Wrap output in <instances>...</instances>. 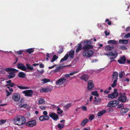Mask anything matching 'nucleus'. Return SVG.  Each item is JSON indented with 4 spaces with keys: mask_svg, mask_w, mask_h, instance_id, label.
<instances>
[{
    "mask_svg": "<svg viewBox=\"0 0 130 130\" xmlns=\"http://www.w3.org/2000/svg\"><path fill=\"white\" fill-rule=\"evenodd\" d=\"M84 46L82 48V44L79 43L76 50L75 52L78 53L82 49L84 51L82 53V55L84 57H86L88 58L91 57L93 54V52L90 50L93 48V46L91 45L92 44L91 41L87 40L84 42Z\"/></svg>",
    "mask_w": 130,
    "mask_h": 130,
    "instance_id": "1",
    "label": "nucleus"
},
{
    "mask_svg": "<svg viewBox=\"0 0 130 130\" xmlns=\"http://www.w3.org/2000/svg\"><path fill=\"white\" fill-rule=\"evenodd\" d=\"M26 121L25 117L22 115L16 116L12 120V122L15 125L20 126L25 124Z\"/></svg>",
    "mask_w": 130,
    "mask_h": 130,
    "instance_id": "2",
    "label": "nucleus"
},
{
    "mask_svg": "<svg viewBox=\"0 0 130 130\" xmlns=\"http://www.w3.org/2000/svg\"><path fill=\"white\" fill-rule=\"evenodd\" d=\"M5 70L7 72H10L8 73L9 75L7 76V77L9 79L14 78L15 76V73H17L18 71V70L10 67L6 68Z\"/></svg>",
    "mask_w": 130,
    "mask_h": 130,
    "instance_id": "3",
    "label": "nucleus"
},
{
    "mask_svg": "<svg viewBox=\"0 0 130 130\" xmlns=\"http://www.w3.org/2000/svg\"><path fill=\"white\" fill-rule=\"evenodd\" d=\"M75 53L74 51V50H71L69 52V55L68 54H66L64 57L62 58L60 60V62L67 60L68 56L70 57V58L73 59L74 57V55Z\"/></svg>",
    "mask_w": 130,
    "mask_h": 130,
    "instance_id": "4",
    "label": "nucleus"
},
{
    "mask_svg": "<svg viewBox=\"0 0 130 130\" xmlns=\"http://www.w3.org/2000/svg\"><path fill=\"white\" fill-rule=\"evenodd\" d=\"M119 103V102L116 100L111 101L108 103L107 107H115L118 105Z\"/></svg>",
    "mask_w": 130,
    "mask_h": 130,
    "instance_id": "5",
    "label": "nucleus"
},
{
    "mask_svg": "<svg viewBox=\"0 0 130 130\" xmlns=\"http://www.w3.org/2000/svg\"><path fill=\"white\" fill-rule=\"evenodd\" d=\"M49 116L55 121H56L59 119L58 115L54 112H50Z\"/></svg>",
    "mask_w": 130,
    "mask_h": 130,
    "instance_id": "6",
    "label": "nucleus"
},
{
    "mask_svg": "<svg viewBox=\"0 0 130 130\" xmlns=\"http://www.w3.org/2000/svg\"><path fill=\"white\" fill-rule=\"evenodd\" d=\"M118 93L117 92V89H114L113 92L109 94L108 95V97L109 98L113 99L117 97L118 96Z\"/></svg>",
    "mask_w": 130,
    "mask_h": 130,
    "instance_id": "7",
    "label": "nucleus"
},
{
    "mask_svg": "<svg viewBox=\"0 0 130 130\" xmlns=\"http://www.w3.org/2000/svg\"><path fill=\"white\" fill-rule=\"evenodd\" d=\"M22 93L26 96L30 97L33 94V92L31 90H26L23 91Z\"/></svg>",
    "mask_w": 130,
    "mask_h": 130,
    "instance_id": "8",
    "label": "nucleus"
},
{
    "mask_svg": "<svg viewBox=\"0 0 130 130\" xmlns=\"http://www.w3.org/2000/svg\"><path fill=\"white\" fill-rule=\"evenodd\" d=\"M17 67L23 71H26V68L23 64L19 63L17 64Z\"/></svg>",
    "mask_w": 130,
    "mask_h": 130,
    "instance_id": "9",
    "label": "nucleus"
},
{
    "mask_svg": "<svg viewBox=\"0 0 130 130\" xmlns=\"http://www.w3.org/2000/svg\"><path fill=\"white\" fill-rule=\"evenodd\" d=\"M66 79L64 77L59 78L56 82L55 84L57 85H61L64 83Z\"/></svg>",
    "mask_w": 130,
    "mask_h": 130,
    "instance_id": "10",
    "label": "nucleus"
},
{
    "mask_svg": "<svg viewBox=\"0 0 130 130\" xmlns=\"http://www.w3.org/2000/svg\"><path fill=\"white\" fill-rule=\"evenodd\" d=\"M20 98V95L18 93H14L13 94L12 99L15 101H18Z\"/></svg>",
    "mask_w": 130,
    "mask_h": 130,
    "instance_id": "11",
    "label": "nucleus"
},
{
    "mask_svg": "<svg viewBox=\"0 0 130 130\" xmlns=\"http://www.w3.org/2000/svg\"><path fill=\"white\" fill-rule=\"evenodd\" d=\"M36 123L35 120H32L27 122L26 125L29 127H32L35 125Z\"/></svg>",
    "mask_w": 130,
    "mask_h": 130,
    "instance_id": "12",
    "label": "nucleus"
},
{
    "mask_svg": "<svg viewBox=\"0 0 130 130\" xmlns=\"http://www.w3.org/2000/svg\"><path fill=\"white\" fill-rule=\"evenodd\" d=\"M126 61V58L124 56L120 57L119 59L118 60V62L120 64H124Z\"/></svg>",
    "mask_w": 130,
    "mask_h": 130,
    "instance_id": "13",
    "label": "nucleus"
},
{
    "mask_svg": "<svg viewBox=\"0 0 130 130\" xmlns=\"http://www.w3.org/2000/svg\"><path fill=\"white\" fill-rule=\"evenodd\" d=\"M94 87V85L92 80H89L88 82L87 89L89 90H91Z\"/></svg>",
    "mask_w": 130,
    "mask_h": 130,
    "instance_id": "14",
    "label": "nucleus"
},
{
    "mask_svg": "<svg viewBox=\"0 0 130 130\" xmlns=\"http://www.w3.org/2000/svg\"><path fill=\"white\" fill-rule=\"evenodd\" d=\"M126 97L125 95H122L118 97V100L122 103H124L126 101Z\"/></svg>",
    "mask_w": 130,
    "mask_h": 130,
    "instance_id": "15",
    "label": "nucleus"
},
{
    "mask_svg": "<svg viewBox=\"0 0 130 130\" xmlns=\"http://www.w3.org/2000/svg\"><path fill=\"white\" fill-rule=\"evenodd\" d=\"M80 78L81 79L86 82L89 78V76L86 74H84L80 77Z\"/></svg>",
    "mask_w": 130,
    "mask_h": 130,
    "instance_id": "16",
    "label": "nucleus"
},
{
    "mask_svg": "<svg viewBox=\"0 0 130 130\" xmlns=\"http://www.w3.org/2000/svg\"><path fill=\"white\" fill-rule=\"evenodd\" d=\"M118 73L116 72H115L113 73L112 75V79H115V80H116L117 81L118 80Z\"/></svg>",
    "mask_w": 130,
    "mask_h": 130,
    "instance_id": "17",
    "label": "nucleus"
},
{
    "mask_svg": "<svg viewBox=\"0 0 130 130\" xmlns=\"http://www.w3.org/2000/svg\"><path fill=\"white\" fill-rule=\"evenodd\" d=\"M26 69H27L32 71L34 69V68L32 66H31V65H29V64L27 63L26 64ZM26 71L28 72L29 71H27L26 70Z\"/></svg>",
    "mask_w": 130,
    "mask_h": 130,
    "instance_id": "18",
    "label": "nucleus"
},
{
    "mask_svg": "<svg viewBox=\"0 0 130 130\" xmlns=\"http://www.w3.org/2000/svg\"><path fill=\"white\" fill-rule=\"evenodd\" d=\"M25 73L23 72H21L18 73V76L21 78H24L25 77Z\"/></svg>",
    "mask_w": 130,
    "mask_h": 130,
    "instance_id": "19",
    "label": "nucleus"
},
{
    "mask_svg": "<svg viewBox=\"0 0 130 130\" xmlns=\"http://www.w3.org/2000/svg\"><path fill=\"white\" fill-rule=\"evenodd\" d=\"M128 110L127 108H124L121 109L120 112L122 115L126 113Z\"/></svg>",
    "mask_w": 130,
    "mask_h": 130,
    "instance_id": "20",
    "label": "nucleus"
},
{
    "mask_svg": "<svg viewBox=\"0 0 130 130\" xmlns=\"http://www.w3.org/2000/svg\"><path fill=\"white\" fill-rule=\"evenodd\" d=\"M101 100L100 98H98L95 100L93 101V103L95 105H98L101 102Z\"/></svg>",
    "mask_w": 130,
    "mask_h": 130,
    "instance_id": "21",
    "label": "nucleus"
},
{
    "mask_svg": "<svg viewBox=\"0 0 130 130\" xmlns=\"http://www.w3.org/2000/svg\"><path fill=\"white\" fill-rule=\"evenodd\" d=\"M88 120L87 119H84L81 123V125L84 126L88 122Z\"/></svg>",
    "mask_w": 130,
    "mask_h": 130,
    "instance_id": "22",
    "label": "nucleus"
},
{
    "mask_svg": "<svg viewBox=\"0 0 130 130\" xmlns=\"http://www.w3.org/2000/svg\"><path fill=\"white\" fill-rule=\"evenodd\" d=\"M106 111L105 110H103L100 111L98 112V116L99 117H100L103 115L106 112Z\"/></svg>",
    "mask_w": 130,
    "mask_h": 130,
    "instance_id": "23",
    "label": "nucleus"
},
{
    "mask_svg": "<svg viewBox=\"0 0 130 130\" xmlns=\"http://www.w3.org/2000/svg\"><path fill=\"white\" fill-rule=\"evenodd\" d=\"M34 51V48H31L27 49L26 50V52L28 53L29 54H30L31 53H33Z\"/></svg>",
    "mask_w": 130,
    "mask_h": 130,
    "instance_id": "24",
    "label": "nucleus"
},
{
    "mask_svg": "<svg viewBox=\"0 0 130 130\" xmlns=\"http://www.w3.org/2000/svg\"><path fill=\"white\" fill-rule=\"evenodd\" d=\"M106 55L107 56H112L113 57H115L116 56H117V54H114L113 52H108V53L106 54Z\"/></svg>",
    "mask_w": 130,
    "mask_h": 130,
    "instance_id": "25",
    "label": "nucleus"
},
{
    "mask_svg": "<svg viewBox=\"0 0 130 130\" xmlns=\"http://www.w3.org/2000/svg\"><path fill=\"white\" fill-rule=\"evenodd\" d=\"M119 42L120 43H122L123 44H126L128 43V41L127 40L121 39L119 40Z\"/></svg>",
    "mask_w": 130,
    "mask_h": 130,
    "instance_id": "26",
    "label": "nucleus"
},
{
    "mask_svg": "<svg viewBox=\"0 0 130 130\" xmlns=\"http://www.w3.org/2000/svg\"><path fill=\"white\" fill-rule=\"evenodd\" d=\"M45 102V101L44 99L40 98L38 101V104L40 105L44 103Z\"/></svg>",
    "mask_w": 130,
    "mask_h": 130,
    "instance_id": "27",
    "label": "nucleus"
},
{
    "mask_svg": "<svg viewBox=\"0 0 130 130\" xmlns=\"http://www.w3.org/2000/svg\"><path fill=\"white\" fill-rule=\"evenodd\" d=\"M57 111V113L59 115L62 114L63 112V110L59 108H58Z\"/></svg>",
    "mask_w": 130,
    "mask_h": 130,
    "instance_id": "28",
    "label": "nucleus"
},
{
    "mask_svg": "<svg viewBox=\"0 0 130 130\" xmlns=\"http://www.w3.org/2000/svg\"><path fill=\"white\" fill-rule=\"evenodd\" d=\"M107 43L110 44H116V41L115 40H110L108 41Z\"/></svg>",
    "mask_w": 130,
    "mask_h": 130,
    "instance_id": "29",
    "label": "nucleus"
},
{
    "mask_svg": "<svg viewBox=\"0 0 130 130\" xmlns=\"http://www.w3.org/2000/svg\"><path fill=\"white\" fill-rule=\"evenodd\" d=\"M58 57L56 55H55L53 56V57L51 61V62H53L54 61L58 59Z\"/></svg>",
    "mask_w": 130,
    "mask_h": 130,
    "instance_id": "30",
    "label": "nucleus"
},
{
    "mask_svg": "<svg viewBox=\"0 0 130 130\" xmlns=\"http://www.w3.org/2000/svg\"><path fill=\"white\" fill-rule=\"evenodd\" d=\"M48 89L47 88H43L41 89L40 90V92H41L43 93L45 92L46 91H48Z\"/></svg>",
    "mask_w": 130,
    "mask_h": 130,
    "instance_id": "31",
    "label": "nucleus"
},
{
    "mask_svg": "<svg viewBox=\"0 0 130 130\" xmlns=\"http://www.w3.org/2000/svg\"><path fill=\"white\" fill-rule=\"evenodd\" d=\"M17 87L19 88V89H29V88L28 87H23L21 86H19V85H17Z\"/></svg>",
    "mask_w": 130,
    "mask_h": 130,
    "instance_id": "32",
    "label": "nucleus"
},
{
    "mask_svg": "<svg viewBox=\"0 0 130 130\" xmlns=\"http://www.w3.org/2000/svg\"><path fill=\"white\" fill-rule=\"evenodd\" d=\"M41 81L43 82L42 83H47L50 82V80L46 78H45L43 79H42Z\"/></svg>",
    "mask_w": 130,
    "mask_h": 130,
    "instance_id": "33",
    "label": "nucleus"
},
{
    "mask_svg": "<svg viewBox=\"0 0 130 130\" xmlns=\"http://www.w3.org/2000/svg\"><path fill=\"white\" fill-rule=\"evenodd\" d=\"M39 120L41 121H44L46 120L45 119H45V118L44 117V116H40L39 118Z\"/></svg>",
    "mask_w": 130,
    "mask_h": 130,
    "instance_id": "34",
    "label": "nucleus"
},
{
    "mask_svg": "<svg viewBox=\"0 0 130 130\" xmlns=\"http://www.w3.org/2000/svg\"><path fill=\"white\" fill-rule=\"evenodd\" d=\"M117 82L116 80H114L113 84L111 85V86L113 88L115 87L117 85L116 83Z\"/></svg>",
    "mask_w": 130,
    "mask_h": 130,
    "instance_id": "35",
    "label": "nucleus"
},
{
    "mask_svg": "<svg viewBox=\"0 0 130 130\" xmlns=\"http://www.w3.org/2000/svg\"><path fill=\"white\" fill-rule=\"evenodd\" d=\"M91 94L93 95H94L96 96H99V94L96 91L92 92L91 93Z\"/></svg>",
    "mask_w": 130,
    "mask_h": 130,
    "instance_id": "36",
    "label": "nucleus"
},
{
    "mask_svg": "<svg viewBox=\"0 0 130 130\" xmlns=\"http://www.w3.org/2000/svg\"><path fill=\"white\" fill-rule=\"evenodd\" d=\"M117 57V56H116L115 57H111L110 58V59L111 60V61H110L109 62L110 63H111V62H112L113 61H116V60H114V59L116 58Z\"/></svg>",
    "mask_w": 130,
    "mask_h": 130,
    "instance_id": "37",
    "label": "nucleus"
},
{
    "mask_svg": "<svg viewBox=\"0 0 130 130\" xmlns=\"http://www.w3.org/2000/svg\"><path fill=\"white\" fill-rule=\"evenodd\" d=\"M111 47L110 46L108 45L106 46L105 48V50L106 51H109L111 50Z\"/></svg>",
    "mask_w": 130,
    "mask_h": 130,
    "instance_id": "38",
    "label": "nucleus"
},
{
    "mask_svg": "<svg viewBox=\"0 0 130 130\" xmlns=\"http://www.w3.org/2000/svg\"><path fill=\"white\" fill-rule=\"evenodd\" d=\"M72 103H69L64 106V107L66 109H68L69 107L71 106Z\"/></svg>",
    "mask_w": 130,
    "mask_h": 130,
    "instance_id": "39",
    "label": "nucleus"
},
{
    "mask_svg": "<svg viewBox=\"0 0 130 130\" xmlns=\"http://www.w3.org/2000/svg\"><path fill=\"white\" fill-rule=\"evenodd\" d=\"M118 108L120 109H122L123 108H124V105L123 104H119L118 105V106L117 107Z\"/></svg>",
    "mask_w": 130,
    "mask_h": 130,
    "instance_id": "40",
    "label": "nucleus"
},
{
    "mask_svg": "<svg viewBox=\"0 0 130 130\" xmlns=\"http://www.w3.org/2000/svg\"><path fill=\"white\" fill-rule=\"evenodd\" d=\"M15 84L13 83H11L10 84H7L6 85V86H9V87H13L14 85H15Z\"/></svg>",
    "mask_w": 130,
    "mask_h": 130,
    "instance_id": "41",
    "label": "nucleus"
},
{
    "mask_svg": "<svg viewBox=\"0 0 130 130\" xmlns=\"http://www.w3.org/2000/svg\"><path fill=\"white\" fill-rule=\"evenodd\" d=\"M124 38H130V32L126 34L124 36Z\"/></svg>",
    "mask_w": 130,
    "mask_h": 130,
    "instance_id": "42",
    "label": "nucleus"
},
{
    "mask_svg": "<svg viewBox=\"0 0 130 130\" xmlns=\"http://www.w3.org/2000/svg\"><path fill=\"white\" fill-rule=\"evenodd\" d=\"M60 69V67L59 66L56 69L54 70V71L55 73L59 71Z\"/></svg>",
    "mask_w": 130,
    "mask_h": 130,
    "instance_id": "43",
    "label": "nucleus"
},
{
    "mask_svg": "<svg viewBox=\"0 0 130 130\" xmlns=\"http://www.w3.org/2000/svg\"><path fill=\"white\" fill-rule=\"evenodd\" d=\"M64 125L63 124H59L57 125V127L58 128H59L60 129H62Z\"/></svg>",
    "mask_w": 130,
    "mask_h": 130,
    "instance_id": "44",
    "label": "nucleus"
},
{
    "mask_svg": "<svg viewBox=\"0 0 130 130\" xmlns=\"http://www.w3.org/2000/svg\"><path fill=\"white\" fill-rule=\"evenodd\" d=\"M94 118V116L93 115H91L89 117V120L91 121L93 120Z\"/></svg>",
    "mask_w": 130,
    "mask_h": 130,
    "instance_id": "45",
    "label": "nucleus"
},
{
    "mask_svg": "<svg viewBox=\"0 0 130 130\" xmlns=\"http://www.w3.org/2000/svg\"><path fill=\"white\" fill-rule=\"evenodd\" d=\"M120 48L122 50H126L127 49V47L122 45L120 46Z\"/></svg>",
    "mask_w": 130,
    "mask_h": 130,
    "instance_id": "46",
    "label": "nucleus"
},
{
    "mask_svg": "<svg viewBox=\"0 0 130 130\" xmlns=\"http://www.w3.org/2000/svg\"><path fill=\"white\" fill-rule=\"evenodd\" d=\"M63 51V47H62L59 50L58 53L59 54H60Z\"/></svg>",
    "mask_w": 130,
    "mask_h": 130,
    "instance_id": "47",
    "label": "nucleus"
},
{
    "mask_svg": "<svg viewBox=\"0 0 130 130\" xmlns=\"http://www.w3.org/2000/svg\"><path fill=\"white\" fill-rule=\"evenodd\" d=\"M23 52V51L22 50H20L19 51H18L17 52V53L18 54L20 55H22V53Z\"/></svg>",
    "mask_w": 130,
    "mask_h": 130,
    "instance_id": "48",
    "label": "nucleus"
},
{
    "mask_svg": "<svg viewBox=\"0 0 130 130\" xmlns=\"http://www.w3.org/2000/svg\"><path fill=\"white\" fill-rule=\"evenodd\" d=\"M39 107L40 109L42 110H44L45 109V107L44 106H40Z\"/></svg>",
    "mask_w": 130,
    "mask_h": 130,
    "instance_id": "49",
    "label": "nucleus"
},
{
    "mask_svg": "<svg viewBox=\"0 0 130 130\" xmlns=\"http://www.w3.org/2000/svg\"><path fill=\"white\" fill-rule=\"evenodd\" d=\"M6 92L7 93V94H6V96H9L12 93L11 92H9V91L7 90H6Z\"/></svg>",
    "mask_w": 130,
    "mask_h": 130,
    "instance_id": "50",
    "label": "nucleus"
},
{
    "mask_svg": "<svg viewBox=\"0 0 130 130\" xmlns=\"http://www.w3.org/2000/svg\"><path fill=\"white\" fill-rule=\"evenodd\" d=\"M27 105L26 104H25L22 105H20V107L21 108L24 107L26 108L27 107Z\"/></svg>",
    "mask_w": 130,
    "mask_h": 130,
    "instance_id": "51",
    "label": "nucleus"
},
{
    "mask_svg": "<svg viewBox=\"0 0 130 130\" xmlns=\"http://www.w3.org/2000/svg\"><path fill=\"white\" fill-rule=\"evenodd\" d=\"M44 117L45 118V119H45L46 120H48L50 119V117L49 116H48L47 115L46 116H44Z\"/></svg>",
    "mask_w": 130,
    "mask_h": 130,
    "instance_id": "52",
    "label": "nucleus"
},
{
    "mask_svg": "<svg viewBox=\"0 0 130 130\" xmlns=\"http://www.w3.org/2000/svg\"><path fill=\"white\" fill-rule=\"evenodd\" d=\"M105 22H108V23L107 24H108V25H110L111 24V22L110 21H109V20H108V19H106L105 20Z\"/></svg>",
    "mask_w": 130,
    "mask_h": 130,
    "instance_id": "53",
    "label": "nucleus"
},
{
    "mask_svg": "<svg viewBox=\"0 0 130 130\" xmlns=\"http://www.w3.org/2000/svg\"><path fill=\"white\" fill-rule=\"evenodd\" d=\"M78 72V71H74L71 73H70L69 74L70 76H72L74 74H75L77 73Z\"/></svg>",
    "mask_w": 130,
    "mask_h": 130,
    "instance_id": "54",
    "label": "nucleus"
},
{
    "mask_svg": "<svg viewBox=\"0 0 130 130\" xmlns=\"http://www.w3.org/2000/svg\"><path fill=\"white\" fill-rule=\"evenodd\" d=\"M105 35L106 36H107L109 35L110 34V32H107V30H106L104 32Z\"/></svg>",
    "mask_w": 130,
    "mask_h": 130,
    "instance_id": "55",
    "label": "nucleus"
},
{
    "mask_svg": "<svg viewBox=\"0 0 130 130\" xmlns=\"http://www.w3.org/2000/svg\"><path fill=\"white\" fill-rule=\"evenodd\" d=\"M123 76V74L121 72L119 73V76L120 78H122Z\"/></svg>",
    "mask_w": 130,
    "mask_h": 130,
    "instance_id": "56",
    "label": "nucleus"
},
{
    "mask_svg": "<svg viewBox=\"0 0 130 130\" xmlns=\"http://www.w3.org/2000/svg\"><path fill=\"white\" fill-rule=\"evenodd\" d=\"M130 30V27H126L125 29V31L128 32Z\"/></svg>",
    "mask_w": 130,
    "mask_h": 130,
    "instance_id": "57",
    "label": "nucleus"
},
{
    "mask_svg": "<svg viewBox=\"0 0 130 130\" xmlns=\"http://www.w3.org/2000/svg\"><path fill=\"white\" fill-rule=\"evenodd\" d=\"M82 110L83 111H86L87 110V107L85 106H84L82 107Z\"/></svg>",
    "mask_w": 130,
    "mask_h": 130,
    "instance_id": "58",
    "label": "nucleus"
},
{
    "mask_svg": "<svg viewBox=\"0 0 130 130\" xmlns=\"http://www.w3.org/2000/svg\"><path fill=\"white\" fill-rule=\"evenodd\" d=\"M43 114L44 115V116L45 115L46 116L47 115L48 113L46 111H45L43 112Z\"/></svg>",
    "mask_w": 130,
    "mask_h": 130,
    "instance_id": "59",
    "label": "nucleus"
},
{
    "mask_svg": "<svg viewBox=\"0 0 130 130\" xmlns=\"http://www.w3.org/2000/svg\"><path fill=\"white\" fill-rule=\"evenodd\" d=\"M44 67V65L42 64H41L39 65V67L40 68H43Z\"/></svg>",
    "mask_w": 130,
    "mask_h": 130,
    "instance_id": "60",
    "label": "nucleus"
},
{
    "mask_svg": "<svg viewBox=\"0 0 130 130\" xmlns=\"http://www.w3.org/2000/svg\"><path fill=\"white\" fill-rule=\"evenodd\" d=\"M37 71L39 73H43L44 72V70L42 69L41 71H39L38 70H37Z\"/></svg>",
    "mask_w": 130,
    "mask_h": 130,
    "instance_id": "61",
    "label": "nucleus"
},
{
    "mask_svg": "<svg viewBox=\"0 0 130 130\" xmlns=\"http://www.w3.org/2000/svg\"><path fill=\"white\" fill-rule=\"evenodd\" d=\"M109 91H106V90L104 91V93H106V94H108L109 93Z\"/></svg>",
    "mask_w": 130,
    "mask_h": 130,
    "instance_id": "62",
    "label": "nucleus"
},
{
    "mask_svg": "<svg viewBox=\"0 0 130 130\" xmlns=\"http://www.w3.org/2000/svg\"><path fill=\"white\" fill-rule=\"evenodd\" d=\"M55 65H53V66H51V67H48V68L49 69H52L54 68L55 67Z\"/></svg>",
    "mask_w": 130,
    "mask_h": 130,
    "instance_id": "63",
    "label": "nucleus"
},
{
    "mask_svg": "<svg viewBox=\"0 0 130 130\" xmlns=\"http://www.w3.org/2000/svg\"><path fill=\"white\" fill-rule=\"evenodd\" d=\"M129 79L127 78H126L124 80V81H127V82H129Z\"/></svg>",
    "mask_w": 130,
    "mask_h": 130,
    "instance_id": "64",
    "label": "nucleus"
}]
</instances>
